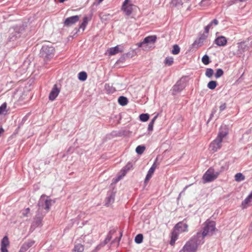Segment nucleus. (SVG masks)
I'll use <instances>...</instances> for the list:
<instances>
[{"label": "nucleus", "mask_w": 252, "mask_h": 252, "mask_svg": "<svg viewBox=\"0 0 252 252\" xmlns=\"http://www.w3.org/2000/svg\"><path fill=\"white\" fill-rule=\"evenodd\" d=\"M80 16L75 15L67 18L64 21V25L66 27H70L79 21Z\"/></svg>", "instance_id": "1a4fd4ad"}, {"label": "nucleus", "mask_w": 252, "mask_h": 252, "mask_svg": "<svg viewBox=\"0 0 252 252\" xmlns=\"http://www.w3.org/2000/svg\"><path fill=\"white\" fill-rule=\"evenodd\" d=\"M109 56L115 55L119 53L123 52V47L121 45H117L114 47H112L108 50Z\"/></svg>", "instance_id": "f8f14e48"}, {"label": "nucleus", "mask_w": 252, "mask_h": 252, "mask_svg": "<svg viewBox=\"0 0 252 252\" xmlns=\"http://www.w3.org/2000/svg\"><path fill=\"white\" fill-rule=\"evenodd\" d=\"M158 159L156 158V160H155V162L153 163V164L152 165V167L150 168L152 170H153L154 171H155L156 168L157 167L158 164H157L156 163V162L157 161Z\"/></svg>", "instance_id": "79ce46f5"}, {"label": "nucleus", "mask_w": 252, "mask_h": 252, "mask_svg": "<svg viewBox=\"0 0 252 252\" xmlns=\"http://www.w3.org/2000/svg\"><path fill=\"white\" fill-rule=\"evenodd\" d=\"M156 118H157V117L156 116L152 120V121L150 122V123H149V124L148 125V128L149 130H150V131L153 130L154 124V123H155V121Z\"/></svg>", "instance_id": "72a5a7b5"}, {"label": "nucleus", "mask_w": 252, "mask_h": 252, "mask_svg": "<svg viewBox=\"0 0 252 252\" xmlns=\"http://www.w3.org/2000/svg\"><path fill=\"white\" fill-rule=\"evenodd\" d=\"M103 0H99V2H102Z\"/></svg>", "instance_id": "09e8293b"}, {"label": "nucleus", "mask_w": 252, "mask_h": 252, "mask_svg": "<svg viewBox=\"0 0 252 252\" xmlns=\"http://www.w3.org/2000/svg\"><path fill=\"white\" fill-rule=\"evenodd\" d=\"M215 229V222L213 221L207 220L205 222V226L202 234L197 233V237L199 238L202 235V238H204L208 235H212Z\"/></svg>", "instance_id": "f03ea898"}, {"label": "nucleus", "mask_w": 252, "mask_h": 252, "mask_svg": "<svg viewBox=\"0 0 252 252\" xmlns=\"http://www.w3.org/2000/svg\"><path fill=\"white\" fill-rule=\"evenodd\" d=\"M34 241L29 240L24 243L22 246L19 252H26L30 248L32 247L34 244Z\"/></svg>", "instance_id": "dca6fc26"}, {"label": "nucleus", "mask_w": 252, "mask_h": 252, "mask_svg": "<svg viewBox=\"0 0 252 252\" xmlns=\"http://www.w3.org/2000/svg\"><path fill=\"white\" fill-rule=\"evenodd\" d=\"M145 150L144 146H138L136 148V152L138 154H142Z\"/></svg>", "instance_id": "473e14b6"}, {"label": "nucleus", "mask_w": 252, "mask_h": 252, "mask_svg": "<svg viewBox=\"0 0 252 252\" xmlns=\"http://www.w3.org/2000/svg\"><path fill=\"white\" fill-rule=\"evenodd\" d=\"M136 6L133 4L130 0H125L121 7L122 10L127 15H130Z\"/></svg>", "instance_id": "423d86ee"}, {"label": "nucleus", "mask_w": 252, "mask_h": 252, "mask_svg": "<svg viewBox=\"0 0 252 252\" xmlns=\"http://www.w3.org/2000/svg\"><path fill=\"white\" fill-rule=\"evenodd\" d=\"M78 78L81 81H85L87 78V74L86 72L82 71L78 74Z\"/></svg>", "instance_id": "bb28decb"}, {"label": "nucleus", "mask_w": 252, "mask_h": 252, "mask_svg": "<svg viewBox=\"0 0 252 252\" xmlns=\"http://www.w3.org/2000/svg\"><path fill=\"white\" fill-rule=\"evenodd\" d=\"M234 178L235 180L237 182L244 181L245 179V176H244L241 173H238L235 174Z\"/></svg>", "instance_id": "4be33fe9"}, {"label": "nucleus", "mask_w": 252, "mask_h": 252, "mask_svg": "<svg viewBox=\"0 0 252 252\" xmlns=\"http://www.w3.org/2000/svg\"><path fill=\"white\" fill-rule=\"evenodd\" d=\"M178 235L177 233L173 232L171 235V239L174 240H177L178 239Z\"/></svg>", "instance_id": "ea45409f"}, {"label": "nucleus", "mask_w": 252, "mask_h": 252, "mask_svg": "<svg viewBox=\"0 0 252 252\" xmlns=\"http://www.w3.org/2000/svg\"><path fill=\"white\" fill-rule=\"evenodd\" d=\"M252 205V191L242 202L241 207L243 209H246Z\"/></svg>", "instance_id": "4468645a"}, {"label": "nucleus", "mask_w": 252, "mask_h": 252, "mask_svg": "<svg viewBox=\"0 0 252 252\" xmlns=\"http://www.w3.org/2000/svg\"><path fill=\"white\" fill-rule=\"evenodd\" d=\"M180 48L177 44L174 45L171 53L173 55H177L180 53Z\"/></svg>", "instance_id": "cd10ccee"}, {"label": "nucleus", "mask_w": 252, "mask_h": 252, "mask_svg": "<svg viewBox=\"0 0 252 252\" xmlns=\"http://www.w3.org/2000/svg\"><path fill=\"white\" fill-rule=\"evenodd\" d=\"M202 62L204 64H208L209 63V58L207 55H204L202 58Z\"/></svg>", "instance_id": "c9c22d12"}, {"label": "nucleus", "mask_w": 252, "mask_h": 252, "mask_svg": "<svg viewBox=\"0 0 252 252\" xmlns=\"http://www.w3.org/2000/svg\"><path fill=\"white\" fill-rule=\"evenodd\" d=\"M122 236V233H121V236H120V237H121V236ZM120 239H121V238H120Z\"/></svg>", "instance_id": "8fccbe9b"}, {"label": "nucleus", "mask_w": 252, "mask_h": 252, "mask_svg": "<svg viewBox=\"0 0 252 252\" xmlns=\"http://www.w3.org/2000/svg\"><path fill=\"white\" fill-rule=\"evenodd\" d=\"M204 39L205 38L204 37H200L194 42L193 45L194 46H196V47L201 46L203 44V42Z\"/></svg>", "instance_id": "b1692460"}, {"label": "nucleus", "mask_w": 252, "mask_h": 252, "mask_svg": "<svg viewBox=\"0 0 252 252\" xmlns=\"http://www.w3.org/2000/svg\"><path fill=\"white\" fill-rule=\"evenodd\" d=\"M213 73L214 71L212 69L207 68L205 72V75L208 77H211L213 76Z\"/></svg>", "instance_id": "f704fd0d"}, {"label": "nucleus", "mask_w": 252, "mask_h": 252, "mask_svg": "<svg viewBox=\"0 0 252 252\" xmlns=\"http://www.w3.org/2000/svg\"><path fill=\"white\" fill-rule=\"evenodd\" d=\"M212 24H208L207 26L205 27V32L206 33H208L209 32V30L212 27Z\"/></svg>", "instance_id": "37998d69"}, {"label": "nucleus", "mask_w": 252, "mask_h": 252, "mask_svg": "<svg viewBox=\"0 0 252 252\" xmlns=\"http://www.w3.org/2000/svg\"><path fill=\"white\" fill-rule=\"evenodd\" d=\"M228 134V130L225 126H221L218 135L216 139L222 141L224 138Z\"/></svg>", "instance_id": "ddd939ff"}, {"label": "nucleus", "mask_w": 252, "mask_h": 252, "mask_svg": "<svg viewBox=\"0 0 252 252\" xmlns=\"http://www.w3.org/2000/svg\"><path fill=\"white\" fill-rule=\"evenodd\" d=\"M217 85L215 81H211L208 83L207 86L210 89L214 90L217 87Z\"/></svg>", "instance_id": "c756f323"}, {"label": "nucleus", "mask_w": 252, "mask_h": 252, "mask_svg": "<svg viewBox=\"0 0 252 252\" xmlns=\"http://www.w3.org/2000/svg\"><path fill=\"white\" fill-rule=\"evenodd\" d=\"M175 241L176 240H173L172 239H171V241H170V244H171V245L172 246H173L175 243Z\"/></svg>", "instance_id": "49530a36"}, {"label": "nucleus", "mask_w": 252, "mask_h": 252, "mask_svg": "<svg viewBox=\"0 0 252 252\" xmlns=\"http://www.w3.org/2000/svg\"><path fill=\"white\" fill-rule=\"evenodd\" d=\"M133 168V165L131 162H128L120 171V175L118 177L117 181H119L124 177L126 173Z\"/></svg>", "instance_id": "6e6552de"}, {"label": "nucleus", "mask_w": 252, "mask_h": 252, "mask_svg": "<svg viewBox=\"0 0 252 252\" xmlns=\"http://www.w3.org/2000/svg\"><path fill=\"white\" fill-rule=\"evenodd\" d=\"M51 200H46L43 203L42 201H40L38 204V214H41L42 216L45 215L49 210L51 206Z\"/></svg>", "instance_id": "0eeeda50"}, {"label": "nucleus", "mask_w": 252, "mask_h": 252, "mask_svg": "<svg viewBox=\"0 0 252 252\" xmlns=\"http://www.w3.org/2000/svg\"><path fill=\"white\" fill-rule=\"evenodd\" d=\"M55 49L51 46L43 45L40 50V55L45 61H48L54 56Z\"/></svg>", "instance_id": "20e7f679"}, {"label": "nucleus", "mask_w": 252, "mask_h": 252, "mask_svg": "<svg viewBox=\"0 0 252 252\" xmlns=\"http://www.w3.org/2000/svg\"><path fill=\"white\" fill-rule=\"evenodd\" d=\"M210 4V0H202L200 2V5L201 6H204L206 4Z\"/></svg>", "instance_id": "a19ab883"}, {"label": "nucleus", "mask_w": 252, "mask_h": 252, "mask_svg": "<svg viewBox=\"0 0 252 252\" xmlns=\"http://www.w3.org/2000/svg\"><path fill=\"white\" fill-rule=\"evenodd\" d=\"M9 245V242L7 236H4L1 242V252H8L7 247Z\"/></svg>", "instance_id": "2eb2a0df"}, {"label": "nucleus", "mask_w": 252, "mask_h": 252, "mask_svg": "<svg viewBox=\"0 0 252 252\" xmlns=\"http://www.w3.org/2000/svg\"><path fill=\"white\" fill-rule=\"evenodd\" d=\"M60 90L57 87V85L55 84L49 94V98L50 100L53 101L58 96Z\"/></svg>", "instance_id": "9d476101"}, {"label": "nucleus", "mask_w": 252, "mask_h": 252, "mask_svg": "<svg viewBox=\"0 0 252 252\" xmlns=\"http://www.w3.org/2000/svg\"><path fill=\"white\" fill-rule=\"evenodd\" d=\"M190 0H184V1L185 2H188L190 1Z\"/></svg>", "instance_id": "de8ad7c7"}, {"label": "nucleus", "mask_w": 252, "mask_h": 252, "mask_svg": "<svg viewBox=\"0 0 252 252\" xmlns=\"http://www.w3.org/2000/svg\"><path fill=\"white\" fill-rule=\"evenodd\" d=\"M84 250V246L81 244H75L73 249V252H83Z\"/></svg>", "instance_id": "6ab92c4d"}, {"label": "nucleus", "mask_w": 252, "mask_h": 252, "mask_svg": "<svg viewBox=\"0 0 252 252\" xmlns=\"http://www.w3.org/2000/svg\"><path fill=\"white\" fill-rule=\"evenodd\" d=\"M220 174L219 172H215L212 167L209 168L202 177L204 183L211 182L216 179Z\"/></svg>", "instance_id": "39448f33"}, {"label": "nucleus", "mask_w": 252, "mask_h": 252, "mask_svg": "<svg viewBox=\"0 0 252 252\" xmlns=\"http://www.w3.org/2000/svg\"><path fill=\"white\" fill-rule=\"evenodd\" d=\"M88 18L87 17L85 16L83 18V22L82 24L80 25V29H82L83 31H84L88 23Z\"/></svg>", "instance_id": "a878e982"}, {"label": "nucleus", "mask_w": 252, "mask_h": 252, "mask_svg": "<svg viewBox=\"0 0 252 252\" xmlns=\"http://www.w3.org/2000/svg\"><path fill=\"white\" fill-rule=\"evenodd\" d=\"M174 63V59L172 57H166L164 61V63L165 65L168 66H171Z\"/></svg>", "instance_id": "393cba45"}, {"label": "nucleus", "mask_w": 252, "mask_h": 252, "mask_svg": "<svg viewBox=\"0 0 252 252\" xmlns=\"http://www.w3.org/2000/svg\"><path fill=\"white\" fill-rule=\"evenodd\" d=\"M7 111V104L6 102H4L0 106V116L2 115H6Z\"/></svg>", "instance_id": "aec40b11"}, {"label": "nucleus", "mask_w": 252, "mask_h": 252, "mask_svg": "<svg viewBox=\"0 0 252 252\" xmlns=\"http://www.w3.org/2000/svg\"><path fill=\"white\" fill-rule=\"evenodd\" d=\"M140 120L142 122H146L149 119V115L148 114H142L139 116Z\"/></svg>", "instance_id": "7c9ffc66"}, {"label": "nucleus", "mask_w": 252, "mask_h": 252, "mask_svg": "<svg viewBox=\"0 0 252 252\" xmlns=\"http://www.w3.org/2000/svg\"><path fill=\"white\" fill-rule=\"evenodd\" d=\"M143 239V236L142 234H139L135 237V242L137 244H140L142 242Z\"/></svg>", "instance_id": "c85d7f7f"}, {"label": "nucleus", "mask_w": 252, "mask_h": 252, "mask_svg": "<svg viewBox=\"0 0 252 252\" xmlns=\"http://www.w3.org/2000/svg\"><path fill=\"white\" fill-rule=\"evenodd\" d=\"M221 141L215 139L210 145V149L213 152H217L221 147Z\"/></svg>", "instance_id": "9b49d317"}, {"label": "nucleus", "mask_w": 252, "mask_h": 252, "mask_svg": "<svg viewBox=\"0 0 252 252\" xmlns=\"http://www.w3.org/2000/svg\"><path fill=\"white\" fill-rule=\"evenodd\" d=\"M156 35H150L146 37L143 41L138 43L137 46L144 51H149L154 47V44L157 40Z\"/></svg>", "instance_id": "f257e3e1"}, {"label": "nucleus", "mask_w": 252, "mask_h": 252, "mask_svg": "<svg viewBox=\"0 0 252 252\" xmlns=\"http://www.w3.org/2000/svg\"><path fill=\"white\" fill-rule=\"evenodd\" d=\"M215 42L219 46H224L226 44L227 41L224 36H220L217 37L215 39Z\"/></svg>", "instance_id": "a211bd4d"}, {"label": "nucleus", "mask_w": 252, "mask_h": 252, "mask_svg": "<svg viewBox=\"0 0 252 252\" xmlns=\"http://www.w3.org/2000/svg\"><path fill=\"white\" fill-rule=\"evenodd\" d=\"M175 227L179 231V232H184L188 231V224L185 223H183V222H179L178 223Z\"/></svg>", "instance_id": "f3484780"}, {"label": "nucleus", "mask_w": 252, "mask_h": 252, "mask_svg": "<svg viewBox=\"0 0 252 252\" xmlns=\"http://www.w3.org/2000/svg\"><path fill=\"white\" fill-rule=\"evenodd\" d=\"M226 103L225 102L222 103L219 107V109H220V112H221L222 111H223L224 110H225L226 109Z\"/></svg>", "instance_id": "4c0bfd02"}, {"label": "nucleus", "mask_w": 252, "mask_h": 252, "mask_svg": "<svg viewBox=\"0 0 252 252\" xmlns=\"http://www.w3.org/2000/svg\"><path fill=\"white\" fill-rule=\"evenodd\" d=\"M184 2L182 0H172L171 4L175 7L182 6Z\"/></svg>", "instance_id": "412c9836"}, {"label": "nucleus", "mask_w": 252, "mask_h": 252, "mask_svg": "<svg viewBox=\"0 0 252 252\" xmlns=\"http://www.w3.org/2000/svg\"><path fill=\"white\" fill-rule=\"evenodd\" d=\"M198 245L196 239L195 237H193L187 242L179 252H196Z\"/></svg>", "instance_id": "7ed1b4c3"}, {"label": "nucleus", "mask_w": 252, "mask_h": 252, "mask_svg": "<svg viewBox=\"0 0 252 252\" xmlns=\"http://www.w3.org/2000/svg\"><path fill=\"white\" fill-rule=\"evenodd\" d=\"M218 23L219 22L217 19H214L210 23V24H212V25H213V24H214L215 25H217Z\"/></svg>", "instance_id": "c03bdc74"}, {"label": "nucleus", "mask_w": 252, "mask_h": 252, "mask_svg": "<svg viewBox=\"0 0 252 252\" xmlns=\"http://www.w3.org/2000/svg\"><path fill=\"white\" fill-rule=\"evenodd\" d=\"M30 209L28 208L22 211V214L23 217H26L28 214H29Z\"/></svg>", "instance_id": "58836bf2"}, {"label": "nucleus", "mask_w": 252, "mask_h": 252, "mask_svg": "<svg viewBox=\"0 0 252 252\" xmlns=\"http://www.w3.org/2000/svg\"><path fill=\"white\" fill-rule=\"evenodd\" d=\"M118 102L122 106H125L127 104L128 100L126 97L121 96L118 99Z\"/></svg>", "instance_id": "5701e85b"}, {"label": "nucleus", "mask_w": 252, "mask_h": 252, "mask_svg": "<svg viewBox=\"0 0 252 252\" xmlns=\"http://www.w3.org/2000/svg\"><path fill=\"white\" fill-rule=\"evenodd\" d=\"M155 171H154L153 170L150 169L148 172V173L146 175V178H145V182H148L150 179L152 177L153 173H154Z\"/></svg>", "instance_id": "2f4dec72"}, {"label": "nucleus", "mask_w": 252, "mask_h": 252, "mask_svg": "<svg viewBox=\"0 0 252 252\" xmlns=\"http://www.w3.org/2000/svg\"><path fill=\"white\" fill-rule=\"evenodd\" d=\"M173 91H179V89H178V86H177V85H175V86L173 87Z\"/></svg>", "instance_id": "a18cd8bd"}, {"label": "nucleus", "mask_w": 252, "mask_h": 252, "mask_svg": "<svg viewBox=\"0 0 252 252\" xmlns=\"http://www.w3.org/2000/svg\"><path fill=\"white\" fill-rule=\"evenodd\" d=\"M223 74V71L221 69H218L215 74V77L216 78H219L221 77Z\"/></svg>", "instance_id": "e433bc0d"}]
</instances>
